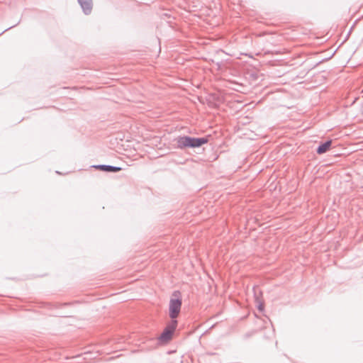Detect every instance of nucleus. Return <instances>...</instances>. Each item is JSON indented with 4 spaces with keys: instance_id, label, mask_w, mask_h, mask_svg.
<instances>
[{
    "instance_id": "obj_1",
    "label": "nucleus",
    "mask_w": 363,
    "mask_h": 363,
    "mask_svg": "<svg viewBox=\"0 0 363 363\" xmlns=\"http://www.w3.org/2000/svg\"><path fill=\"white\" fill-rule=\"evenodd\" d=\"M177 147L179 149H185L187 147H199L208 143L206 138H193L190 136H179L176 139Z\"/></svg>"
},
{
    "instance_id": "obj_3",
    "label": "nucleus",
    "mask_w": 363,
    "mask_h": 363,
    "mask_svg": "<svg viewBox=\"0 0 363 363\" xmlns=\"http://www.w3.org/2000/svg\"><path fill=\"white\" fill-rule=\"evenodd\" d=\"M182 303V299L179 298H172L170 299L169 312V317L172 320H175V318L179 315L181 311Z\"/></svg>"
},
{
    "instance_id": "obj_8",
    "label": "nucleus",
    "mask_w": 363,
    "mask_h": 363,
    "mask_svg": "<svg viewBox=\"0 0 363 363\" xmlns=\"http://www.w3.org/2000/svg\"><path fill=\"white\" fill-rule=\"evenodd\" d=\"M177 294H179V291L174 292V296H177Z\"/></svg>"
},
{
    "instance_id": "obj_2",
    "label": "nucleus",
    "mask_w": 363,
    "mask_h": 363,
    "mask_svg": "<svg viewBox=\"0 0 363 363\" xmlns=\"http://www.w3.org/2000/svg\"><path fill=\"white\" fill-rule=\"evenodd\" d=\"M177 326V320H172L161 333L158 340L161 342H168L172 337V335Z\"/></svg>"
},
{
    "instance_id": "obj_6",
    "label": "nucleus",
    "mask_w": 363,
    "mask_h": 363,
    "mask_svg": "<svg viewBox=\"0 0 363 363\" xmlns=\"http://www.w3.org/2000/svg\"><path fill=\"white\" fill-rule=\"evenodd\" d=\"M331 145H332L331 140H327L325 143L320 144L316 150L317 153L319 155L325 153L326 152H328L329 150Z\"/></svg>"
},
{
    "instance_id": "obj_4",
    "label": "nucleus",
    "mask_w": 363,
    "mask_h": 363,
    "mask_svg": "<svg viewBox=\"0 0 363 363\" xmlns=\"http://www.w3.org/2000/svg\"><path fill=\"white\" fill-rule=\"evenodd\" d=\"M77 1L85 15H89L91 13L93 8L92 0H77Z\"/></svg>"
},
{
    "instance_id": "obj_7",
    "label": "nucleus",
    "mask_w": 363,
    "mask_h": 363,
    "mask_svg": "<svg viewBox=\"0 0 363 363\" xmlns=\"http://www.w3.org/2000/svg\"><path fill=\"white\" fill-rule=\"evenodd\" d=\"M258 309L260 311H262L264 310V306L262 303H259L258 305Z\"/></svg>"
},
{
    "instance_id": "obj_5",
    "label": "nucleus",
    "mask_w": 363,
    "mask_h": 363,
    "mask_svg": "<svg viewBox=\"0 0 363 363\" xmlns=\"http://www.w3.org/2000/svg\"><path fill=\"white\" fill-rule=\"evenodd\" d=\"M92 167L96 169H99L101 171L106 172H118L122 169V168L119 167L106 165V164H98V165H94Z\"/></svg>"
}]
</instances>
